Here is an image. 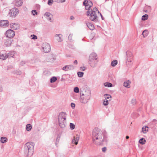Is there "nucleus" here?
I'll list each match as a JSON object with an SVG mask.
<instances>
[{
    "instance_id": "15",
    "label": "nucleus",
    "mask_w": 157,
    "mask_h": 157,
    "mask_svg": "<svg viewBox=\"0 0 157 157\" xmlns=\"http://www.w3.org/2000/svg\"><path fill=\"white\" fill-rule=\"evenodd\" d=\"M79 139V136L77 135L76 136H74V139L72 140V143L77 145L78 144V141Z\"/></svg>"
},
{
    "instance_id": "9",
    "label": "nucleus",
    "mask_w": 157,
    "mask_h": 157,
    "mask_svg": "<svg viewBox=\"0 0 157 157\" xmlns=\"http://www.w3.org/2000/svg\"><path fill=\"white\" fill-rule=\"evenodd\" d=\"M19 13L18 9L16 8H12L10 10L9 14L11 16H15Z\"/></svg>"
},
{
    "instance_id": "22",
    "label": "nucleus",
    "mask_w": 157,
    "mask_h": 157,
    "mask_svg": "<svg viewBox=\"0 0 157 157\" xmlns=\"http://www.w3.org/2000/svg\"><path fill=\"white\" fill-rule=\"evenodd\" d=\"M86 25L90 30H92L94 29V26L93 24L88 23H86Z\"/></svg>"
},
{
    "instance_id": "7",
    "label": "nucleus",
    "mask_w": 157,
    "mask_h": 157,
    "mask_svg": "<svg viewBox=\"0 0 157 157\" xmlns=\"http://www.w3.org/2000/svg\"><path fill=\"white\" fill-rule=\"evenodd\" d=\"M42 48L43 50L45 53L48 52L50 51V46L48 43H44L42 45Z\"/></svg>"
},
{
    "instance_id": "31",
    "label": "nucleus",
    "mask_w": 157,
    "mask_h": 157,
    "mask_svg": "<svg viewBox=\"0 0 157 157\" xmlns=\"http://www.w3.org/2000/svg\"><path fill=\"white\" fill-rule=\"evenodd\" d=\"M148 33V32L146 30H145L143 31L142 33V35H143L144 37H145L146 36Z\"/></svg>"
},
{
    "instance_id": "20",
    "label": "nucleus",
    "mask_w": 157,
    "mask_h": 157,
    "mask_svg": "<svg viewBox=\"0 0 157 157\" xmlns=\"http://www.w3.org/2000/svg\"><path fill=\"white\" fill-rule=\"evenodd\" d=\"M131 83V82L129 80L126 81L124 83L123 86L125 87L129 88L130 87Z\"/></svg>"
},
{
    "instance_id": "37",
    "label": "nucleus",
    "mask_w": 157,
    "mask_h": 157,
    "mask_svg": "<svg viewBox=\"0 0 157 157\" xmlns=\"http://www.w3.org/2000/svg\"><path fill=\"white\" fill-rule=\"evenodd\" d=\"M32 13L33 15H35L37 14V12L35 10H33L32 11Z\"/></svg>"
},
{
    "instance_id": "12",
    "label": "nucleus",
    "mask_w": 157,
    "mask_h": 157,
    "mask_svg": "<svg viewBox=\"0 0 157 157\" xmlns=\"http://www.w3.org/2000/svg\"><path fill=\"white\" fill-rule=\"evenodd\" d=\"M74 67L72 65H66L63 67L62 69L63 71H67L71 70L74 69Z\"/></svg>"
},
{
    "instance_id": "38",
    "label": "nucleus",
    "mask_w": 157,
    "mask_h": 157,
    "mask_svg": "<svg viewBox=\"0 0 157 157\" xmlns=\"http://www.w3.org/2000/svg\"><path fill=\"white\" fill-rule=\"evenodd\" d=\"M53 0H48V4L49 5L51 6L53 3Z\"/></svg>"
},
{
    "instance_id": "4",
    "label": "nucleus",
    "mask_w": 157,
    "mask_h": 157,
    "mask_svg": "<svg viewBox=\"0 0 157 157\" xmlns=\"http://www.w3.org/2000/svg\"><path fill=\"white\" fill-rule=\"evenodd\" d=\"M98 59L97 54L94 52L91 53L89 57L88 63L90 66L92 67H96L98 64Z\"/></svg>"
},
{
    "instance_id": "42",
    "label": "nucleus",
    "mask_w": 157,
    "mask_h": 157,
    "mask_svg": "<svg viewBox=\"0 0 157 157\" xmlns=\"http://www.w3.org/2000/svg\"><path fill=\"white\" fill-rule=\"evenodd\" d=\"M25 64V62L24 61H22L20 63V65L21 66H23Z\"/></svg>"
},
{
    "instance_id": "17",
    "label": "nucleus",
    "mask_w": 157,
    "mask_h": 157,
    "mask_svg": "<svg viewBox=\"0 0 157 157\" xmlns=\"http://www.w3.org/2000/svg\"><path fill=\"white\" fill-rule=\"evenodd\" d=\"M15 53V52L14 51H10L6 54V55L7 58H10V57H13L14 56V55Z\"/></svg>"
},
{
    "instance_id": "24",
    "label": "nucleus",
    "mask_w": 157,
    "mask_h": 157,
    "mask_svg": "<svg viewBox=\"0 0 157 157\" xmlns=\"http://www.w3.org/2000/svg\"><path fill=\"white\" fill-rule=\"evenodd\" d=\"M32 128V126L30 124H27L26 126V130L28 131L31 130Z\"/></svg>"
},
{
    "instance_id": "8",
    "label": "nucleus",
    "mask_w": 157,
    "mask_h": 157,
    "mask_svg": "<svg viewBox=\"0 0 157 157\" xmlns=\"http://www.w3.org/2000/svg\"><path fill=\"white\" fill-rule=\"evenodd\" d=\"M5 35L8 38H12L15 35V32L11 29H9L6 32Z\"/></svg>"
},
{
    "instance_id": "52",
    "label": "nucleus",
    "mask_w": 157,
    "mask_h": 157,
    "mask_svg": "<svg viewBox=\"0 0 157 157\" xmlns=\"http://www.w3.org/2000/svg\"><path fill=\"white\" fill-rule=\"evenodd\" d=\"M129 136H126V139H129Z\"/></svg>"
},
{
    "instance_id": "18",
    "label": "nucleus",
    "mask_w": 157,
    "mask_h": 157,
    "mask_svg": "<svg viewBox=\"0 0 157 157\" xmlns=\"http://www.w3.org/2000/svg\"><path fill=\"white\" fill-rule=\"evenodd\" d=\"M126 55L127 56V61L128 62H131V58L129 59V58H130L132 56V54L130 52H126Z\"/></svg>"
},
{
    "instance_id": "36",
    "label": "nucleus",
    "mask_w": 157,
    "mask_h": 157,
    "mask_svg": "<svg viewBox=\"0 0 157 157\" xmlns=\"http://www.w3.org/2000/svg\"><path fill=\"white\" fill-rule=\"evenodd\" d=\"M83 5L85 6L86 5H89L90 4V2H89L87 0H85L83 2Z\"/></svg>"
},
{
    "instance_id": "23",
    "label": "nucleus",
    "mask_w": 157,
    "mask_h": 157,
    "mask_svg": "<svg viewBox=\"0 0 157 157\" xmlns=\"http://www.w3.org/2000/svg\"><path fill=\"white\" fill-rule=\"evenodd\" d=\"M7 141V139L5 137H2L1 138L0 141L1 143H4Z\"/></svg>"
},
{
    "instance_id": "32",
    "label": "nucleus",
    "mask_w": 157,
    "mask_h": 157,
    "mask_svg": "<svg viewBox=\"0 0 157 157\" xmlns=\"http://www.w3.org/2000/svg\"><path fill=\"white\" fill-rule=\"evenodd\" d=\"M109 102L108 100L106 99H105L104 100L103 102V104L104 105L106 106L108 105Z\"/></svg>"
},
{
    "instance_id": "48",
    "label": "nucleus",
    "mask_w": 157,
    "mask_h": 157,
    "mask_svg": "<svg viewBox=\"0 0 157 157\" xmlns=\"http://www.w3.org/2000/svg\"><path fill=\"white\" fill-rule=\"evenodd\" d=\"M74 18H75L73 16H71L70 17V20H74Z\"/></svg>"
},
{
    "instance_id": "46",
    "label": "nucleus",
    "mask_w": 157,
    "mask_h": 157,
    "mask_svg": "<svg viewBox=\"0 0 157 157\" xmlns=\"http://www.w3.org/2000/svg\"><path fill=\"white\" fill-rule=\"evenodd\" d=\"M86 69V68L84 67H80V70H81L82 71H84Z\"/></svg>"
},
{
    "instance_id": "49",
    "label": "nucleus",
    "mask_w": 157,
    "mask_h": 157,
    "mask_svg": "<svg viewBox=\"0 0 157 157\" xmlns=\"http://www.w3.org/2000/svg\"><path fill=\"white\" fill-rule=\"evenodd\" d=\"M56 157H64L62 155H61L60 154H58L57 155Z\"/></svg>"
},
{
    "instance_id": "34",
    "label": "nucleus",
    "mask_w": 157,
    "mask_h": 157,
    "mask_svg": "<svg viewBox=\"0 0 157 157\" xmlns=\"http://www.w3.org/2000/svg\"><path fill=\"white\" fill-rule=\"evenodd\" d=\"M74 91L75 93H78L79 92V90L78 88V87H76L74 88Z\"/></svg>"
},
{
    "instance_id": "33",
    "label": "nucleus",
    "mask_w": 157,
    "mask_h": 157,
    "mask_svg": "<svg viewBox=\"0 0 157 157\" xmlns=\"http://www.w3.org/2000/svg\"><path fill=\"white\" fill-rule=\"evenodd\" d=\"M77 74L79 77H82L83 76L84 73L82 72L79 71L78 72Z\"/></svg>"
},
{
    "instance_id": "1",
    "label": "nucleus",
    "mask_w": 157,
    "mask_h": 157,
    "mask_svg": "<svg viewBox=\"0 0 157 157\" xmlns=\"http://www.w3.org/2000/svg\"><path fill=\"white\" fill-rule=\"evenodd\" d=\"M92 137L93 143L97 145H101L107 142V136L98 128L94 129Z\"/></svg>"
},
{
    "instance_id": "10",
    "label": "nucleus",
    "mask_w": 157,
    "mask_h": 157,
    "mask_svg": "<svg viewBox=\"0 0 157 157\" xmlns=\"http://www.w3.org/2000/svg\"><path fill=\"white\" fill-rule=\"evenodd\" d=\"M9 23L7 20L0 21V26L3 28L6 27L9 25Z\"/></svg>"
},
{
    "instance_id": "47",
    "label": "nucleus",
    "mask_w": 157,
    "mask_h": 157,
    "mask_svg": "<svg viewBox=\"0 0 157 157\" xmlns=\"http://www.w3.org/2000/svg\"><path fill=\"white\" fill-rule=\"evenodd\" d=\"M132 103L133 105H134L136 103V100L134 99H133L132 100Z\"/></svg>"
},
{
    "instance_id": "43",
    "label": "nucleus",
    "mask_w": 157,
    "mask_h": 157,
    "mask_svg": "<svg viewBox=\"0 0 157 157\" xmlns=\"http://www.w3.org/2000/svg\"><path fill=\"white\" fill-rule=\"evenodd\" d=\"M107 149L106 147H104L102 148V151L103 152H105L106 151Z\"/></svg>"
},
{
    "instance_id": "21",
    "label": "nucleus",
    "mask_w": 157,
    "mask_h": 157,
    "mask_svg": "<svg viewBox=\"0 0 157 157\" xmlns=\"http://www.w3.org/2000/svg\"><path fill=\"white\" fill-rule=\"evenodd\" d=\"M7 58L6 54H2L1 52L0 53V59L2 60H5Z\"/></svg>"
},
{
    "instance_id": "16",
    "label": "nucleus",
    "mask_w": 157,
    "mask_h": 157,
    "mask_svg": "<svg viewBox=\"0 0 157 157\" xmlns=\"http://www.w3.org/2000/svg\"><path fill=\"white\" fill-rule=\"evenodd\" d=\"M14 3L15 6H21L23 2L21 0H15L14 1Z\"/></svg>"
},
{
    "instance_id": "45",
    "label": "nucleus",
    "mask_w": 157,
    "mask_h": 157,
    "mask_svg": "<svg viewBox=\"0 0 157 157\" xmlns=\"http://www.w3.org/2000/svg\"><path fill=\"white\" fill-rule=\"evenodd\" d=\"M60 137V136H59V135H58L57 136V137L56 139V141L57 142H59V139Z\"/></svg>"
},
{
    "instance_id": "50",
    "label": "nucleus",
    "mask_w": 157,
    "mask_h": 157,
    "mask_svg": "<svg viewBox=\"0 0 157 157\" xmlns=\"http://www.w3.org/2000/svg\"><path fill=\"white\" fill-rule=\"evenodd\" d=\"M74 63L75 64L77 65L78 64V61L77 60H75L74 62Z\"/></svg>"
},
{
    "instance_id": "3",
    "label": "nucleus",
    "mask_w": 157,
    "mask_h": 157,
    "mask_svg": "<svg viewBox=\"0 0 157 157\" xmlns=\"http://www.w3.org/2000/svg\"><path fill=\"white\" fill-rule=\"evenodd\" d=\"M34 144L32 142L26 143L24 146V154L25 157H30L33 154Z\"/></svg>"
},
{
    "instance_id": "25",
    "label": "nucleus",
    "mask_w": 157,
    "mask_h": 157,
    "mask_svg": "<svg viewBox=\"0 0 157 157\" xmlns=\"http://www.w3.org/2000/svg\"><path fill=\"white\" fill-rule=\"evenodd\" d=\"M73 35L72 33L69 34L68 36V40L70 42H72L73 40L72 39V37Z\"/></svg>"
},
{
    "instance_id": "30",
    "label": "nucleus",
    "mask_w": 157,
    "mask_h": 157,
    "mask_svg": "<svg viewBox=\"0 0 157 157\" xmlns=\"http://www.w3.org/2000/svg\"><path fill=\"white\" fill-rule=\"evenodd\" d=\"M148 18V15L147 14H145L142 16V19L143 20L145 21L147 20Z\"/></svg>"
},
{
    "instance_id": "13",
    "label": "nucleus",
    "mask_w": 157,
    "mask_h": 157,
    "mask_svg": "<svg viewBox=\"0 0 157 157\" xmlns=\"http://www.w3.org/2000/svg\"><path fill=\"white\" fill-rule=\"evenodd\" d=\"M10 27L13 30H17L19 29V25L17 23H12L10 24Z\"/></svg>"
},
{
    "instance_id": "40",
    "label": "nucleus",
    "mask_w": 157,
    "mask_h": 157,
    "mask_svg": "<svg viewBox=\"0 0 157 157\" xmlns=\"http://www.w3.org/2000/svg\"><path fill=\"white\" fill-rule=\"evenodd\" d=\"M56 2L58 3H62L64 2L65 1V0H56Z\"/></svg>"
},
{
    "instance_id": "51",
    "label": "nucleus",
    "mask_w": 157,
    "mask_h": 157,
    "mask_svg": "<svg viewBox=\"0 0 157 157\" xmlns=\"http://www.w3.org/2000/svg\"><path fill=\"white\" fill-rule=\"evenodd\" d=\"M21 72L20 71H18L17 72V74H21Z\"/></svg>"
},
{
    "instance_id": "41",
    "label": "nucleus",
    "mask_w": 157,
    "mask_h": 157,
    "mask_svg": "<svg viewBox=\"0 0 157 157\" xmlns=\"http://www.w3.org/2000/svg\"><path fill=\"white\" fill-rule=\"evenodd\" d=\"M104 95L105 96H108V97H107L105 98V99H108L109 98H111V96H110V95H109L108 94H105Z\"/></svg>"
},
{
    "instance_id": "6",
    "label": "nucleus",
    "mask_w": 157,
    "mask_h": 157,
    "mask_svg": "<svg viewBox=\"0 0 157 157\" xmlns=\"http://www.w3.org/2000/svg\"><path fill=\"white\" fill-rule=\"evenodd\" d=\"M91 97L90 91L87 90L84 93L81 94L80 100L81 103L86 104L88 102Z\"/></svg>"
},
{
    "instance_id": "26",
    "label": "nucleus",
    "mask_w": 157,
    "mask_h": 157,
    "mask_svg": "<svg viewBox=\"0 0 157 157\" xmlns=\"http://www.w3.org/2000/svg\"><path fill=\"white\" fill-rule=\"evenodd\" d=\"M104 85L105 86L108 87H111L113 86V84L109 82H105L104 83Z\"/></svg>"
},
{
    "instance_id": "29",
    "label": "nucleus",
    "mask_w": 157,
    "mask_h": 157,
    "mask_svg": "<svg viewBox=\"0 0 157 157\" xmlns=\"http://www.w3.org/2000/svg\"><path fill=\"white\" fill-rule=\"evenodd\" d=\"M57 80V78L56 77H53L50 79V81L51 83H53L56 82Z\"/></svg>"
},
{
    "instance_id": "27",
    "label": "nucleus",
    "mask_w": 157,
    "mask_h": 157,
    "mask_svg": "<svg viewBox=\"0 0 157 157\" xmlns=\"http://www.w3.org/2000/svg\"><path fill=\"white\" fill-rule=\"evenodd\" d=\"M139 142L141 144H144L146 142V140L145 139L141 138L139 140Z\"/></svg>"
},
{
    "instance_id": "14",
    "label": "nucleus",
    "mask_w": 157,
    "mask_h": 157,
    "mask_svg": "<svg viewBox=\"0 0 157 157\" xmlns=\"http://www.w3.org/2000/svg\"><path fill=\"white\" fill-rule=\"evenodd\" d=\"M55 37L56 39L59 42H62L63 40L62 35L61 34H56Z\"/></svg>"
},
{
    "instance_id": "35",
    "label": "nucleus",
    "mask_w": 157,
    "mask_h": 157,
    "mask_svg": "<svg viewBox=\"0 0 157 157\" xmlns=\"http://www.w3.org/2000/svg\"><path fill=\"white\" fill-rule=\"evenodd\" d=\"M70 128L71 130H73L75 128V125L72 123H70Z\"/></svg>"
},
{
    "instance_id": "44",
    "label": "nucleus",
    "mask_w": 157,
    "mask_h": 157,
    "mask_svg": "<svg viewBox=\"0 0 157 157\" xmlns=\"http://www.w3.org/2000/svg\"><path fill=\"white\" fill-rule=\"evenodd\" d=\"M71 106L73 108H74L75 107V104L73 103H71Z\"/></svg>"
},
{
    "instance_id": "39",
    "label": "nucleus",
    "mask_w": 157,
    "mask_h": 157,
    "mask_svg": "<svg viewBox=\"0 0 157 157\" xmlns=\"http://www.w3.org/2000/svg\"><path fill=\"white\" fill-rule=\"evenodd\" d=\"M31 37H32V39L35 40L37 39V36L35 35H32L31 36Z\"/></svg>"
},
{
    "instance_id": "5",
    "label": "nucleus",
    "mask_w": 157,
    "mask_h": 157,
    "mask_svg": "<svg viewBox=\"0 0 157 157\" xmlns=\"http://www.w3.org/2000/svg\"><path fill=\"white\" fill-rule=\"evenodd\" d=\"M66 113L63 112L60 113L58 115V123L59 126L61 128H63L66 126Z\"/></svg>"
},
{
    "instance_id": "19",
    "label": "nucleus",
    "mask_w": 157,
    "mask_h": 157,
    "mask_svg": "<svg viewBox=\"0 0 157 157\" xmlns=\"http://www.w3.org/2000/svg\"><path fill=\"white\" fill-rule=\"evenodd\" d=\"M149 131V128L146 126H144L142 128V132L144 134L147 133Z\"/></svg>"
},
{
    "instance_id": "11",
    "label": "nucleus",
    "mask_w": 157,
    "mask_h": 157,
    "mask_svg": "<svg viewBox=\"0 0 157 157\" xmlns=\"http://www.w3.org/2000/svg\"><path fill=\"white\" fill-rule=\"evenodd\" d=\"M46 16V19L51 22H52L53 20H52V15L49 12H46L44 14V16Z\"/></svg>"
},
{
    "instance_id": "28",
    "label": "nucleus",
    "mask_w": 157,
    "mask_h": 157,
    "mask_svg": "<svg viewBox=\"0 0 157 157\" xmlns=\"http://www.w3.org/2000/svg\"><path fill=\"white\" fill-rule=\"evenodd\" d=\"M117 60H113L111 63V65L113 67H114L117 65Z\"/></svg>"
},
{
    "instance_id": "2",
    "label": "nucleus",
    "mask_w": 157,
    "mask_h": 157,
    "mask_svg": "<svg viewBox=\"0 0 157 157\" xmlns=\"http://www.w3.org/2000/svg\"><path fill=\"white\" fill-rule=\"evenodd\" d=\"M90 4H89V5H86L85 6V9L88 10L87 11V16H90V20L96 22L97 21L98 18L97 13L98 14H99L102 17V15L97 8H94L93 10L90 9L92 6L93 3L91 1H90Z\"/></svg>"
}]
</instances>
